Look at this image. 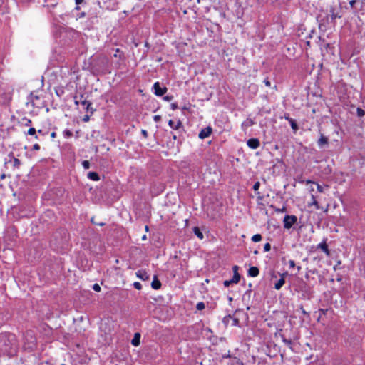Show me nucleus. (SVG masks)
<instances>
[{
	"label": "nucleus",
	"mask_w": 365,
	"mask_h": 365,
	"mask_svg": "<svg viewBox=\"0 0 365 365\" xmlns=\"http://www.w3.org/2000/svg\"><path fill=\"white\" fill-rule=\"evenodd\" d=\"M233 283L232 282L231 279L230 280H225L223 282V284L225 287H228L230 284H232Z\"/></svg>",
	"instance_id": "nucleus-33"
},
{
	"label": "nucleus",
	"mask_w": 365,
	"mask_h": 365,
	"mask_svg": "<svg viewBox=\"0 0 365 365\" xmlns=\"http://www.w3.org/2000/svg\"><path fill=\"white\" fill-rule=\"evenodd\" d=\"M227 317H231V316H230V315H228L227 317H224V319H223V322H224L225 323L226 322H227Z\"/></svg>",
	"instance_id": "nucleus-52"
},
{
	"label": "nucleus",
	"mask_w": 365,
	"mask_h": 365,
	"mask_svg": "<svg viewBox=\"0 0 365 365\" xmlns=\"http://www.w3.org/2000/svg\"><path fill=\"white\" fill-rule=\"evenodd\" d=\"M84 0H75L76 4L79 5L80 4L83 3Z\"/></svg>",
	"instance_id": "nucleus-47"
},
{
	"label": "nucleus",
	"mask_w": 365,
	"mask_h": 365,
	"mask_svg": "<svg viewBox=\"0 0 365 365\" xmlns=\"http://www.w3.org/2000/svg\"><path fill=\"white\" fill-rule=\"evenodd\" d=\"M76 10H79V9H80V7H79V6H78V5H77V6H76Z\"/></svg>",
	"instance_id": "nucleus-58"
},
{
	"label": "nucleus",
	"mask_w": 365,
	"mask_h": 365,
	"mask_svg": "<svg viewBox=\"0 0 365 365\" xmlns=\"http://www.w3.org/2000/svg\"><path fill=\"white\" fill-rule=\"evenodd\" d=\"M145 230H146V231H148V229H149L148 226V225H146V226H145Z\"/></svg>",
	"instance_id": "nucleus-57"
},
{
	"label": "nucleus",
	"mask_w": 365,
	"mask_h": 365,
	"mask_svg": "<svg viewBox=\"0 0 365 365\" xmlns=\"http://www.w3.org/2000/svg\"><path fill=\"white\" fill-rule=\"evenodd\" d=\"M38 134H41V135H44V133H43V130H38V131H36Z\"/></svg>",
	"instance_id": "nucleus-53"
},
{
	"label": "nucleus",
	"mask_w": 365,
	"mask_h": 365,
	"mask_svg": "<svg viewBox=\"0 0 365 365\" xmlns=\"http://www.w3.org/2000/svg\"><path fill=\"white\" fill-rule=\"evenodd\" d=\"M140 333L137 332L135 333L133 339L131 340V344L134 346H138L140 345Z\"/></svg>",
	"instance_id": "nucleus-12"
},
{
	"label": "nucleus",
	"mask_w": 365,
	"mask_h": 365,
	"mask_svg": "<svg viewBox=\"0 0 365 365\" xmlns=\"http://www.w3.org/2000/svg\"><path fill=\"white\" fill-rule=\"evenodd\" d=\"M34 150H40V145L37 143L34 144L33 145V148H32Z\"/></svg>",
	"instance_id": "nucleus-40"
},
{
	"label": "nucleus",
	"mask_w": 365,
	"mask_h": 365,
	"mask_svg": "<svg viewBox=\"0 0 365 365\" xmlns=\"http://www.w3.org/2000/svg\"><path fill=\"white\" fill-rule=\"evenodd\" d=\"M85 16H86L85 12H82V13H81V14H79V17H80V18H83V17H84Z\"/></svg>",
	"instance_id": "nucleus-49"
},
{
	"label": "nucleus",
	"mask_w": 365,
	"mask_h": 365,
	"mask_svg": "<svg viewBox=\"0 0 365 365\" xmlns=\"http://www.w3.org/2000/svg\"><path fill=\"white\" fill-rule=\"evenodd\" d=\"M300 269H301V267H300V266H298V267H297V270H298V272H299V271H300Z\"/></svg>",
	"instance_id": "nucleus-59"
},
{
	"label": "nucleus",
	"mask_w": 365,
	"mask_h": 365,
	"mask_svg": "<svg viewBox=\"0 0 365 365\" xmlns=\"http://www.w3.org/2000/svg\"><path fill=\"white\" fill-rule=\"evenodd\" d=\"M237 270H238V267H237V266H236V265H235V266H234V267H233V272H235V271H237Z\"/></svg>",
	"instance_id": "nucleus-50"
},
{
	"label": "nucleus",
	"mask_w": 365,
	"mask_h": 365,
	"mask_svg": "<svg viewBox=\"0 0 365 365\" xmlns=\"http://www.w3.org/2000/svg\"><path fill=\"white\" fill-rule=\"evenodd\" d=\"M22 121H23L24 125L26 127L31 126L32 124V121L27 118H23Z\"/></svg>",
	"instance_id": "nucleus-21"
},
{
	"label": "nucleus",
	"mask_w": 365,
	"mask_h": 365,
	"mask_svg": "<svg viewBox=\"0 0 365 365\" xmlns=\"http://www.w3.org/2000/svg\"><path fill=\"white\" fill-rule=\"evenodd\" d=\"M287 275H288V272H285L284 273H283V274H282L280 275L281 278L275 283L274 289H276L277 290H279V289H280L282 287V286L285 283V277Z\"/></svg>",
	"instance_id": "nucleus-7"
},
{
	"label": "nucleus",
	"mask_w": 365,
	"mask_h": 365,
	"mask_svg": "<svg viewBox=\"0 0 365 365\" xmlns=\"http://www.w3.org/2000/svg\"><path fill=\"white\" fill-rule=\"evenodd\" d=\"M212 129L210 126H207L200 132L198 137L200 139H205L210 135L212 133Z\"/></svg>",
	"instance_id": "nucleus-6"
},
{
	"label": "nucleus",
	"mask_w": 365,
	"mask_h": 365,
	"mask_svg": "<svg viewBox=\"0 0 365 365\" xmlns=\"http://www.w3.org/2000/svg\"><path fill=\"white\" fill-rule=\"evenodd\" d=\"M93 289L96 292H100L101 291V287H100V285L98 284H93Z\"/></svg>",
	"instance_id": "nucleus-34"
},
{
	"label": "nucleus",
	"mask_w": 365,
	"mask_h": 365,
	"mask_svg": "<svg viewBox=\"0 0 365 365\" xmlns=\"http://www.w3.org/2000/svg\"><path fill=\"white\" fill-rule=\"evenodd\" d=\"M187 107H186V106L182 107V110H187Z\"/></svg>",
	"instance_id": "nucleus-61"
},
{
	"label": "nucleus",
	"mask_w": 365,
	"mask_h": 365,
	"mask_svg": "<svg viewBox=\"0 0 365 365\" xmlns=\"http://www.w3.org/2000/svg\"><path fill=\"white\" fill-rule=\"evenodd\" d=\"M141 133H142V135H143V137H144L145 138H148V134L147 130H141Z\"/></svg>",
	"instance_id": "nucleus-39"
},
{
	"label": "nucleus",
	"mask_w": 365,
	"mask_h": 365,
	"mask_svg": "<svg viewBox=\"0 0 365 365\" xmlns=\"http://www.w3.org/2000/svg\"><path fill=\"white\" fill-rule=\"evenodd\" d=\"M133 287L138 289V290H140L142 289V285L140 282H135L133 283Z\"/></svg>",
	"instance_id": "nucleus-29"
},
{
	"label": "nucleus",
	"mask_w": 365,
	"mask_h": 365,
	"mask_svg": "<svg viewBox=\"0 0 365 365\" xmlns=\"http://www.w3.org/2000/svg\"><path fill=\"white\" fill-rule=\"evenodd\" d=\"M51 135L52 138H55L56 137V133L53 132Z\"/></svg>",
	"instance_id": "nucleus-55"
},
{
	"label": "nucleus",
	"mask_w": 365,
	"mask_h": 365,
	"mask_svg": "<svg viewBox=\"0 0 365 365\" xmlns=\"http://www.w3.org/2000/svg\"><path fill=\"white\" fill-rule=\"evenodd\" d=\"M259 273V269L257 267H251L248 269V274L250 277H257Z\"/></svg>",
	"instance_id": "nucleus-13"
},
{
	"label": "nucleus",
	"mask_w": 365,
	"mask_h": 365,
	"mask_svg": "<svg viewBox=\"0 0 365 365\" xmlns=\"http://www.w3.org/2000/svg\"><path fill=\"white\" fill-rule=\"evenodd\" d=\"M89 119H90V116H89V115H85V116L83 117V122H88V121L89 120Z\"/></svg>",
	"instance_id": "nucleus-44"
},
{
	"label": "nucleus",
	"mask_w": 365,
	"mask_h": 365,
	"mask_svg": "<svg viewBox=\"0 0 365 365\" xmlns=\"http://www.w3.org/2000/svg\"><path fill=\"white\" fill-rule=\"evenodd\" d=\"M151 287L154 289H159L161 287V282L158 279L156 276H154L153 280L151 283Z\"/></svg>",
	"instance_id": "nucleus-14"
},
{
	"label": "nucleus",
	"mask_w": 365,
	"mask_h": 365,
	"mask_svg": "<svg viewBox=\"0 0 365 365\" xmlns=\"http://www.w3.org/2000/svg\"><path fill=\"white\" fill-rule=\"evenodd\" d=\"M193 232L195 233V235L200 240L203 239L204 237V235L202 234V232L200 231V228L197 227H195L193 228Z\"/></svg>",
	"instance_id": "nucleus-17"
},
{
	"label": "nucleus",
	"mask_w": 365,
	"mask_h": 365,
	"mask_svg": "<svg viewBox=\"0 0 365 365\" xmlns=\"http://www.w3.org/2000/svg\"><path fill=\"white\" fill-rule=\"evenodd\" d=\"M289 268H294L296 266L294 261L292 260V259L289 261Z\"/></svg>",
	"instance_id": "nucleus-38"
},
{
	"label": "nucleus",
	"mask_w": 365,
	"mask_h": 365,
	"mask_svg": "<svg viewBox=\"0 0 365 365\" xmlns=\"http://www.w3.org/2000/svg\"><path fill=\"white\" fill-rule=\"evenodd\" d=\"M163 99L166 101H170L173 99V96L172 95L170 96H165Z\"/></svg>",
	"instance_id": "nucleus-36"
},
{
	"label": "nucleus",
	"mask_w": 365,
	"mask_h": 365,
	"mask_svg": "<svg viewBox=\"0 0 365 365\" xmlns=\"http://www.w3.org/2000/svg\"><path fill=\"white\" fill-rule=\"evenodd\" d=\"M37 133L36 130L34 128H30L27 132L29 135H34Z\"/></svg>",
	"instance_id": "nucleus-28"
},
{
	"label": "nucleus",
	"mask_w": 365,
	"mask_h": 365,
	"mask_svg": "<svg viewBox=\"0 0 365 365\" xmlns=\"http://www.w3.org/2000/svg\"><path fill=\"white\" fill-rule=\"evenodd\" d=\"M357 1L358 0H350L349 1V5H350L351 9H355L356 8V4L357 3Z\"/></svg>",
	"instance_id": "nucleus-30"
},
{
	"label": "nucleus",
	"mask_w": 365,
	"mask_h": 365,
	"mask_svg": "<svg viewBox=\"0 0 365 365\" xmlns=\"http://www.w3.org/2000/svg\"><path fill=\"white\" fill-rule=\"evenodd\" d=\"M74 103L76 105H78V104H81L82 106H84V109L86 110V111H90L91 114L93 113V112L95 111V109H93L92 107H91V102L90 101H88L85 98H84V95L83 94H81L79 97L78 96H75L74 97Z\"/></svg>",
	"instance_id": "nucleus-2"
},
{
	"label": "nucleus",
	"mask_w": 365,
	"mask_h": 365,
	"mask_svg": "<svg viewBox=\"0 0 365 365\" xmlns=\"http://www.w3.org/2000/svg\"><path fill=\"white\" fill-rule=\"evenodd\" d=\"M264 83L267 86H271V82L269 81V80L268 78L264 79Z\"/></svg>",
	"instance_id": "nucleus-41"
},
{
	"label": "nucleus",
	"mask_w": 365,
	"mask_h": 365,
	"mask_svg": "<svg viewBox=\"0 0 365 365\" xmlns=\"http://www.w3.org/2000/svg\"><path fill=\"white\" fill-rule=\"evenodd\" d=\"M262 240V235L260 234H256L254 235L252 237V240L255 242H257L261 241Z\"/></svg>",
	"instance_id": "nucleus-22"
},
{
	"label": "nucleus",
	"mask_w": 365,
	"mask_h": 365,
	"mask_svg": "<svg viewBox=\"0 0 365 365\" xmlns=\"http://www.w3.org/2000/svg\"><path fill=\"white\" fill-rule=\"evenodd\" d=\"M356 113L359 117H362L365 115V111L362 108H358Z\"/></svg>",
	"instance_id": "nucleus-25"
},
{
	"label": "nucleus",
	"mask_w": 365,
	"mask_h": 365,
	"mask_svg": "<svg viewBox=\"0 0 365 365\" xmlns=\"http://www.w3.org/2000/svg\"><path fill=\"white\" fill-rule=\"evenodd\" d=\"M168 125L173 129L177 130L182 125V123L178 120L177 123H175L173 120H170L168 121Z\"/></svg>",
	"instance_id": "nucleus-15"
},
{
	"label": "nucleus",
	"mask_w": 365,
	"mask_h": 365,
	"mask_svg": "<svg viewBox=\"0 0 365 365\" xmlns=\"http://www.w3.org/2000/svg\"><path fill=\"white\" fill-rule=\"evenodd\" d=\"M259 186H260V182H256L254 185H253V190L255 191H257L259 188Z\"/></svg>",
	"instance_id": "nucleus-32"
},
{
	"label": "nucleus",
	"mask_w": 365,
	"mask_h": 365,
	"mask_svg": "<svg viewBox=\"0 0 365 365\" xmlns=\"http://www.w3.org/2000/svg\"><path fill=\"white\" fill-rule=\"evenodd\" d=\"M136 276H137V277H138L139 279H140L143 281L148 280L150 278V276L148 274V273L145 270H138L136 272Z\"/></svg>",
	"instance_id": "nucleus-11"
},
{
	"label": "nucleus",
	"mask_w": 365,
	"mask_h": 365,
	"mask_svg": "<svg viewBox=\"0 0 365 365\" xmlns=\"http://www.w3.org/2000/svg\"><path fill=\"white\" fill-rule=\"evenodd\" d=\"M240 279V275L238 273V272L235 271V274H233L232 278L231 279V281L233 284H237Z\"/></svg>",
	"instance_id": "nucleus-18"
},
{
	"label": "nucleus",
	"mask_w": 365,
	"mask_h": 365,
	"mask_svg": "<svg viewBox=\"0 0 365 365\" xmlns=\"http://www.w3.org/2000/svg\"><path fill=\"white\" fill-rule=\"evenodd\" d=\"M61 365H66V364H62Z\"/></svg>",
	"instance_id": "nucleus-64"
},
{
	"label": "nucleus",
	"mask_w": 365,
	"mask_h": 365,
	"mask_svg": "<svg viewBox=\"0 0 365 365\" xmlns=\"http://www.w3.org/2000/svg\"><path fill=\"white\" fill-rule=\"evenodd\" d=\"M312 198H313V200H314L313 204H314V205H317H317H318L317 201L314 200V195H312Z\"/></svg>",
	"instance_id": "nucleus-48"
},
{
	"label": "nucleus",
	"mask_w": 365,
	"mask_h": 365,
	"mask_svg": "<svg viewBox=\"0 0 365 365\" xmlns=\"http://www.w3.org/2000/svg\"><path fill=\"white\" fill-rule=\"evenodd\" d=\"M330 15L332 21H334L336 19H340L341 15L340 14V9H336L334 7H331L330 9Z\"/></svg>",
	"instance_id": "nucleus-9"
},
{
	"label": "nucleus",
	"mask_w": 365,
	"mask_h": 365,
	"mask_svg": "<svg viewBox=\"0 0 365 365\" xmlns=\"http://www.w3.org/2000/svg\"><path fill=\"white\" fill-rule=\"evenodd\" d=\"M170 107L173 110H175L178 108V104L176 103H172Z\"/></svg>",
	"instance_id": "nucleus-37"
},
{
	"label": "nucleus",
	"mask_w": 365,
	"mask_h": 365,
	"mask_svg": "<svg viewBox=\"0 0 365 365\" xmlns=\"http://www.w3.org/2000/svg\"><path fill=\"white\" fill-rule=\"evenodd\" d=\"M87 176L90 180H92L94 181H98L100 180V177H99L98 174L96 172H89L88 173Z\"/></svg>",
	"instance_id": "nucleus-16"
},
{
	"label": "nucleus",
	"mask_w": 365,
	"mask_h": 365,
	"mask_svg": "<svg viewBox=\"0 0 365 365\" xmlns=\"http://www.w3.org/2000/svg\"><path fill=\"white\" fill-rule=\"evenodd\" d=\"M271 250V245L269 243H266L264 246V251L269 252Z\"/></svg>",
	"instance_id": "nucleus-31"
},
{
	"label": "nucleus",
	"mask_w": 365,
	"mask_h": 365,
	"mask_svg": "<svg viewBox=\"0 0 365 365\" xmlns=\"http://www.w3.org/2000/svg\"><path fill=\"white\" fill-rule=\"evenodd\" d=\"M63 133V136L67 138H69L73 135L72 132L68 130H64Z\"/></svg>",
	"instance_id": "nucleus-26"
},
{
	"label": "nucleus",
	"mask_w": 365,
	"mask_h": 365,
	"mask_svg": "<svg viewBox=\"0 0 365 365\" xmlns=\"http://www.w3.org/2000/svg\"><path fill=\"white\" fill-rule=\"evenodd\" d=\"M302 313H303L304 314H305V315H308V313H307L304 309H303L302 308Z\"/></svg>",
	"instance_id": "nucleus-54"
},
{
	"label": "nucleus",
	"mask_w": 365,
	"mask_h": 365,
	"mask_svg": "<svg viewBox=\"0 0 365 365\" xmlns=\"http://www.w3.org/2000/svg\"><path fill=\"white\" fill-rule=\"evenodd\" d=\"M227 317H231V316H230V315H228L227 317H224V319H223V322H224L225 323L226 322H227Z\"/></svg>",
	"instance_id": "nucleus-51"
},
{
	"label": "nucleus",
	"mask_w": 365,
	"mask_h": 365,
	"mask_svg": "<svg viewBox=\"0 0 365 365\" xmlns=\"http://www.w3.org/2000/svg\"><path fill=\"white\" fill-rule=\"evenodd\" d=\"M173 139H176V135H173Z\"/></svg>",
	"instance_id": "nucleus-63"
},
{
	"label": "nucleus",
	"mask_w": 365,
	"mask_h": 365,
	"mask_svg": "<svg viewBox=\"0 0 365 365\" xmlns=\"http://www.w3.org/2000/svg\"><path fill=\"white\" fill-rule=\"evenodd\" d=\"M205 307V304L202 302H200L196 305V309L199 311L204 309Z\"/></svg>",
	"instance_id": "nucleus-23"
},
{
	"label": "nucleus",
	"mask_w": 365,
	"mask_h": 365,
	"mask_svg": "<svg viewBox=\"0 0 365 365\" xmlns=\"http://www.w3.org/2000/svg\"><path fill=\"white\" fill-rule=\"evenodd\" d=\"M239 324V319L237 318L233 319V325H237Z\"/></svg>",
	"instance_id": "nucleus-46"
},
{
	"label": "nucleus",
	"mask_w": 365,
	"mask_h": 365,
	"mask_svg": "<svg viewBox=\"0 0 365 365\" xmlns=\"http://www.w3.org/2000/svg\"><path fill=\"white\" fill-rule=\"evenodd\" d=\"M82 165H83V168L86 170L90 168V163L87 160H85L82 162Z\"/></svg>",
	"instance_id": "nucleus-27"
},
{
	"label": "nucleus",
	"mask_w": 365,
	"mask_h": 365,
	"mask_svg": "<svg viewBox=\"0 0 365 365\" xmlns=\"http://www.w3.org/2000/svg\"><path fill=\"white\" fill-rule=\"evenodd\" d=\"M319 312L321 313V314H326L327 309H320Z\"/></svg>",
	"instance_id": "nucleus-45"
},
{
	"label": "nucleus",
	"mask_w": 365,
	"mask_h": 365,
	"mask_svg": "<svg viewBox=\"0 0 365 365\" xmlns=\"http://www.w3.org/2000/svg\"><path fill=\"white\" fill-rule=\"evenodd\" d=\"M29 98L31 103L32 104L33 106H35L34 100H38L39 98L38 96L36 95H34V93L33 92H31L30 93Z\"/></svg>",
	"instance_id": "nucleus-20"
},
{
	"label": "nucleus",
	"mask_w": 365,
	"mask_h": 365,
	"mask_svg": "<svg viewBox=\"0 0 365 365\" xmlns=\"http://www.w3.org/2000/svg\"><path fill=\"white\" fill-rule=\"evenodd\" d=\"M317 185V191L319 192H324V187L320 185L319 184H316Z\"/></svg>",
	"instance_id": "nucleus-35"
},
{
	"label": "nucleus",
	"mask_w": 365,
	"mask_h": 365,
	"mask_svg": "<svg viewBox=\"0 0 365 365\" xmlns=\"http://www.w3.org/2000/svg\"><path fill=\"white\" fill-rule=\"evenodd\" d=\"M5 178V175H4V174H3V175H1V179H3V178Z\"/></svg>",
	"instance_id": "nucleus-60"
},
{
	"label": "nucleus",
	"mask_w": 365,
	"mask_h": 365,
	"mask_svg": "<svg viewBox=\"0 0 365 365\" xmlns=\"http://www.w3.org/2000/svg\"><path fill=\"white\" fill-rule=\"evenodd\" d=\"M35 139L38 140V136L37 135V133H36V135H34Z\"/></svg>",
	"instance_id": "nucleus-56"
},
{
	"label": "nucleus",
	"mask_w": 365,
	"mask_h": 365,
	"mask_svg": "<svg viewBox=\"0 0 365 365\" xmlns=\"http://www.w3.org/2000/svg\"><path fill=\"white\" fill-rule=\"evenodd\" d=\"M297 221V217L295 215H285L284 217V227L289 229Z\"/></svg>",
	"instance_id": "nucleus-3"
},
{
	"label": "nucleus",
	"mask_w": 365,
	"mask_h": 365,
	"mask_svg": "<svg viewBox=\"0 0 365 365\" xmlns=\"http://www.w3.org/2000/svg\"><path fill=\"white\" fill-rule=\"evenodd\" d=\"M254 253H255V255H257V254H258V251H257V250H255V251L254 252Z\"/></svg>",
	"instance_id": "nucleus-62"
},
{
	"label": "nucleus",
	"mask_w": 365,
	"mask_h": 365,
	"mask_svg": "<svg viewBox=\"0 0 365 365\" xmlns=\"http://www.w3.org/2000/svg\"><path fill=\"white\" fill-rule=\"evenodd\" d=\"M247 145L252 149H257L260 143L259 140L257 138H250L247 140Z\"/></svg>",
	"instance_id": "nucleus-8"
},
{
	"label": "nucleus",
	"mask_w": 365,
	"mask_h": 365,
	"mask_svg": "<svg viewBox=\"0 0 365 365\" xmlns=\"http://www.w3.org/2000/svg\"><path fill=\"white\" fill-rule=\"evenodd\" d=\"M317 248L321 249L327 256H329L330 252L327 245V239H324L317 245Z\"/></svg>",
	"instance_id": "nucleus-10"
},
{
	"label": "nucleus",
	"mask_w": 365,
	"mask_h": 365,
	"mask_svg": "<svg viewBox=\"0 0 365 365\" xmlns=\"http://www.w3.org/2000/svg\"><path fill=\"white\" fill-rule=\"evenodd\" d=\"M153 89L154 90V93L158 96H163L167 91V88L161 87L159 82L154 83Z\"/></svg>",
	"instance_id": "nucleus-4"
},
{
	"label": "nucleus",
	"mask_w": 365,
	"mask_h": 365,
	"mask_svg": "<svg viewBox=\"0 0 365 365\" xmlns=\"http://www.w3.org/2000/svg\"><path fill=\"white\" fill-rule=\"evenodd\" d=\"M14 165L19 166L21 163L20 160L18 158H14Z\"/></svg>",
	"instance_id": "nucleus-43"
},
{
	"label": "nucleus",
	"mask_w": 365,
	"mask_h": 365,
	"mask_svg": "<svg viewBox=\"0 0 365 365\" xmlns=\"http://www.w3.org/2000/svg\"><path fill=\"white\" fill-rule=\"evenodd\" d=\"M286 119L289 120L290 125L294 130H297L298 129V125L294 119L289 118V117H286Z\"/></svg>",
	"instance_id": "nucleus-19"
},
{
	"label": "nucleus",
	"mask_w": 365,
	"mask_h": 365,
	"mask_svg": "<svg viewBox=\"0 0 365 365\" xmlns=\"http://www.w3.org/2000/svg\"><path fill=\"white\" fill-rule=\"evenodd\" d=\"M317 145L320 149H324L329 145V138L325 136L323 133H320L319 140H317Z\"/></svg>",
	"instance_id": "nucleus-5"
},
{
	"label": "nucleus",
	"mask_w": 365,
	"mask_h": 365,
	"mask_svg": "<svg viewBox=\"0 0 365 365\" xmlns=\"http://www.w3.org/2000/svg\"><path fill=\"white\" fill-rule=\"evenodd\" d=\"M282 341L284 343L285 345L287 346H291L292 342L291 339H286L284 336H282Z\"/></svg>",
	"instance_id": "nucleus-24"
},
{
	"label": "nucleus",
	"mask_w": 365,
	"mask_h": 365,
	"mask_svg": "<svg viewBox=\"0 0 365 365\" xmlns=\"http://www.w3.org/2000/svg\"><path fill=\"white\" fill-rule=\"evenodd\" d=\"M160 119H161V117L160 115H155L153 117V120L155 122H158L160 120Z\"/></svg>",
	"instance_id": "nucleus-42"
},
{
	"label": "nucleus",
	"mask_w": 365,
	"mask_h": 365,
	"mask_svg": "<svg viewBox=\"0 0 365 365\" xmlns=\"http://www.w3.org/2000/svg\"><path fill=\"white\" fill-rule=\"evenodd\" d=\"M0 351L6 355L13 356L16 351V340L11 333L0 334Z\"/></svg>",
	"instance_id": "nucleus-1"
}]
</instances>
